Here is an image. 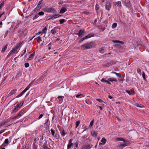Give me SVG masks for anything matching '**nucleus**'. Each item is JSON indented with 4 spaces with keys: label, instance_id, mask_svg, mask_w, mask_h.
Instances as JSON below:
<instances>
[{
    "label": "nucleus",
    "instance_id": "obj_1",
    "mask_svg": "<svg viewBox=\"0 0 149 149\" xmlns=\"http://www.w3.org/2000/svg\"><path fill=\"white\" fill-rule=\"evenodd\" d=\"M96 44L94 42H86L81 46V48L82 50L87 49L96 46Z\"/></svg>",
    "mask_w": 149,
    "mask_h": 149
},
{
    "label": "nucleus",
    "instance_id": "obj_2",
    "mask_svg": "<svg viewBox=\"0 0 149 149\" xmlns=\"http://www.w3.org/2000/svg\"><path fill=\"white\" fill-rule=\"evenodd\" d=\"M32 84V83H30L22 92L17 96L16 97L18 98L22 96L29 89L31 86Z\"/></svg>",
    "mask_w": 149,
    "mask_h": 149
},
{
    "label": "nucleus",
    "instance_id": "obj_3",
    "mask_svg": "<svg viewBox=\"0 0 149 149\" xmlns=\"http://www.w3.org/2000/svg\"><path fill=\"white\" fill-rule=\"evenodd\" d=\"M24 103V102L22 101L20 104H17V105L16 107L14 108L13 110L12 111V113H14L17 112L18 110L23 105Z\"/></svg>",
    "mask_w": 149,
    "mask_h": 149
},
{
    "label": "nucleus",
    "instance_id": "obj_4",
    "mask_svg": "<svg viewBox=\"0 0 149 149\" xmlns=\"http://www.w3.org/2000/svg\"><path fill=\"white\" fill-rule=\"evenodd\" d=\"M43 10L45 12H46L48 13L50 12L54 13L56 12V10L54 8H45Z\"/></svg>",
    "mask_w": 149,
    "mask_h": 149
},
{
    "label": "nucleus",
    "instance_id": "obj_5",
    "mask_svg": "<svg viewBox=\"0 0 149 149\" xmlns=\"http://www.w3.org/2000/svg\"><path fill=\"white\" fill-rule=\"evenodd\" d=\"M23 112V111L22 110L21 111L17 114L14 116L13 118V119H16L19 118L21 116Z\"/></svg>",
    "mask_w": 149,
    "mask_h": 149
},
{
    "label": "nucleus",
    "instance_id": "obj_6",
    "mask_svg": "<svg viewBox=\"0 0 149 149\" xmlns=\"http://www.w3.org/2000/svg\"><path fill=\"white\" fill-rule=\"evenodd\" d=\"M18 52L14 48H13L10 52L8 53L7 57H9L11 55L14 54L15 53H17Z\"/></svg>",
    "mask_w": 149,
    "mask_h": 149
},
{
    "label": "nucleus",
    "instance_id": "obj_7",
    "mask_svg": "<svg viewBox=\"0 0 149 149\" xmlns=\"http://www.w3.org/2000/svg\"><path fill=\"white\" fill-rule=\"evenodd\" d=\"M64 98V97L63 96H58L57 98V99L58 100V102L60 104L62 103L63 102Z\"/></svg>",
    "mask_w": 149,
    "mask_h": 149
},
{
    "label": "nucleus",
    "instance_id": "obj_8",
    "mask_svg": "<svg viewBox=\"0 0 149 149\" xmlns=\"http://www.w3.org/2000/svg\"><path fill=\"white\" fill-rule=\"evenodd\" d=\"M85 33V31L84 30H80L79 32L77 34L79 37H82Z\"/></svg>",
    "mask_w": 149,
    "mask_h": 149
},
{
    "label": "nucleus",
    "instance_id": "obj_9",
    "mask_svg": "<svg viewBox=\"0 0 149 149\" xmlns=\"http://www.w3.org/2000/svg\"><path fill=\"white\" fill-rule=\"evenodd\" d=\"M111 7V3L109 2H107L105 6L106 9L108 10H109L110 9Z\"/></svg>",
    "mask_w": 149,
    "mask_h": 149
},
{
    "label": "nucleus",
    "instance_id": "obj_10",
    "mask_svg": "<svg viewBox=\"0 0 149 149\" xmlns=\"http://www.w3.org/2000/svg\"><path fill=\"white\" fill-rule=\"evenodd\" d=\"M91 147L90 145L86 144L83 146L81 149H90Z\"/></svg>",
    "mask_w": 149,
    "mask_h": 149
},
{
    "label": "nucleus",
    "instance_id": "obj_11",
    "mask_svg": "<svg viewBox=\"0 0 149 149\" xmlns=\"http://www.w3.org/2000/svg\"><path fill=\"white\" fill-rule=\"evenodd\" d=\"M61 40H60V39L58 38H57L55 41H54V43L56 45L58 46L59 44L61 43Z\"/></svg>",
    "mask_w": 149,
    "mask_h": 149
},
{
    "label": "nucleus",
    "instance_id": "obj_12",
    "mask_svg": "<svg viewBox=\"0 0 149 149\" xmlns=\"http://www.w3.org/2000/svg\"><path fill=\"white\" fill-rule=\"evenodd\" d=\"M59 29V28L58 27H56L54 28L53 29H52L51 30V33H52L53 34H55V33H56V30L58 29Z\"/></svg>",
    "mask_w": 149,
    "mask_h": 149
},
{
    "label": "nucleus",
    "instance_id": "obj_13",
    "mask_svg": "<svg viewBox=\"0 0 149 149\" xmlns=\"http://www.w3.org/2000/svg\"><path fill=\"white\" fill-rule=\"evenodd\" d=\"M127 145L126 143L120 144L118 146V149H122L124 147L126 146Z\"/></svg>",
    "mask_w": 149,
    "mask_h": 149
},
{
    "label": "nucleus",
    "instance_id": "obj_14",
    "mask_svg": "<svg viewBox=\"0 0 149 149\" xmlns=\"http://www.w3.org/2000/svg\"><path fill=\"white\" fill-rule=\"evenodd\" d=\"M9 121V120H8L3 121L0 123V127H1L2 126L5 125Z\"/></svg>",
    "mask_w": 149,
    "mask_h": 149
},
{
    "label": "nucleus",
    "instance_id": "obj_15",
    "mask_svg": "<svg viewBox=\"0 0 149 149\" xmlns=\"http://www.w3.org/2000/svg\"><path fill=\"white\" fill-rule=\"evenodd\" d=\"M106 141L107 140L105 138H102V139L101 140V143H100V145H104L106 143Z\"/></svg>",
    "mask_w": 149,
    "mask_h": 149
},
{
    "label": "nucleus",
    "instance_id": "obj_16",
    "mask_svg": "<svg viewBox=\"0 0 149 149\" xmlns=\"http://www.w3.org/2000/svg\"><path fill=\"white\" fill-rule=\"evenodd\" d=\"M124 5L126 6V7L130 8L131 6V5L130 1L124 2L123 3Z\"/></svg>",
    "mask_w": 149,
    "mask_h": 149
},
{
    "label": "nucleus",
    "instance_id": "obj_17",
    "mask_svg": "<svg viewBox=\"0 0 149 149\" xmlns=\"http://www.w3.org/2000/svg\"><path fill=\"white\" fill-rule=\"evenodd\" d=\"M107 80L111 82L113 81L116 82L117 81L116 79L113 77H109L107 79Z\"/></svg>",
    "mask_w": 149,
    "mask_h": 149
},
{
    "label": "nucleus",
    "instance_id": "obj_18",
    "mask_svg": "<svg viewBox=\"0 0 149 149\" xmlns=\"http://www.w3.org/2000/svg\"><path fill=\"white\" fill-rule=\"evenodd\" d=\"M35 55V52H33V53L31 54L28 58V60H31L34 57Z\"/></svg>",
    "mask_w": 149,
    "mask_h": 149
},
{
    "label": "nucleus",
    "instance_id": "obj_19",
    "mask_svg": "<svg viewBox=\"0 0 149 149\" xmlns=\"http://www.w3.org/2000/svg\"><path fill=\"white\" fill-rule=\"evenodd\" d=\"M72 139L70 140L69 143L67 146L68 148H70L73 145V143H72Z\"/></svg>",
    "mask_w": 149,
    "mask_h": 149
},
{
    "label": "nucleus",
    "instance_id": "obj_20",
    "mask_svg": "<svg viewBox=\"0 0 149 149\" xmlns=\"http://www.w3.org/2000/svg\"><path fill=\"white\" fill-rule=\"evenodd\" d=\"M66 9L65 7H62L60 10V13L63 14L66 11Z\"/></svg>",
    "mask_w": 149,
    "mask_h": 149
},
{
    "label": "nucleus",
    "instance_id": "obj_21",
    "mask_svg": "<svg viewBox=\"0 0 149 149\" xmlns=\"http://www.w3.org/2000/svg\"><path fill=\"white\" fill-rule=\"evenodd\" d=\"M126 91L129 95H134L135 94L134 91L132 90H126Z\"/></svg>",
    "mask_w": 149,
    "mask_h": 149
},
{
    "label": "nucleus",
    "instance_id": "obj_22",
    "mask_svg": "<svg viewBox=\"0 0 149 149\" xmlns=\"http://www.w3.org/2000/svg\"><path fill=\"white\" fill-rule=\"evenodd\" d=\"M101 81L102 82H104V83H105V82H106V83H107L108 84H111V83L110 82V81L107 80H106L105 79V78H103L101 80Z\"/></svg>",
    "mask_w": 149,
    "mask_h": 149
},
{
    "label": "nucleus",
    "instance_id": "obj_23",
    "mask_svg": "<svg viewBox=\"0 0 149 149\" xmlns=\"http://www.w3.org/2000/svg\"><path fill=\"white\" fill-rule=\"evenodd\" d=\"M16 91H17V89H13L9 93V95H13V94H14L15 93V92Z\"/></svg>",
    "mask_w": 149,
    "mask_h": 149
},
{
    "label": "nucleus",
    "instance_id": "obj_24",
    "mask_svg": "<svg viewBox=\"0 0 149 149\" xmlns=\"http://www.w3.org/2000/svg\"><path fill=\"white\" fill-rule=\"evenodd\" d=\"M8 45H6L5 46H4L2 49V50L1 51V52L2 53H4L5 50L7 49V47Z\"/></svg>",
    "mask_w": 149,
    "mask_h": 149
},
{
    "label": "nucleus",
    "instance_id": "obj_25",
    "mask_svg": "<svg viewBox=\"0 0 149 149\" xmlns=\"http://www.w3.org/2000/svg\"><path fill=\"white\" fill-rule=\"evenodd\" d=\"M60 133L61 135L63 137L64 136H65L66 133V132L64 130H62L61 131Z\"/></svg>",
    "mask_w": 149,
    "mask_h": 149
},
{
    "label": "nucleus",
    "instance_id": "obj_26",
    "mask_svg": "<svg viewBox=\"0 0 149 149\" xmlns=\"http://www.w3.org/2000/svg\"><path fill=\"white\" fill-rule=\"evenodd\" d=\"M114 3L116 4L117 5V6L119 7L122 6L121 2L120 1L116 2Z\"/></svg>",
    "mask_w": 149,
    "mask_h": 149
},
{
    "label": "nucleus",
    "instance_id": "obj_27",
    "mask_svg": "<svg viewBox=\"0 0 149 149\" xmlns=\"http://www.w3.org/2000/svg\"><path fill=\"white\" fill-rule=\"evenodd\" d=\"M93 36V35L92 34H88L87 36H85L84 38H85V39H87Z\"/></svg>",
    "mask_w": 149,
    "mask_h": 149
},
{
    "label": "nucleus",
    "instance_id": "obj_28",
    "mask_svg": "<svg viewBox=\"0 0 149 149\" xmlns=\"http://www.w3.org/2000/svg\"><path fill=\"white\" fill-rule=\"evenodd\" d=\"M91 134L92 136L94 137L97 136V133L95 131H93L91 132Z\"/></svg>",
    "mask_w": 149,
    "mask_h": 149
},
{
    "label": "nucleus",
    "instance_id": "obj_29",
    "mask_svg": "<svg viewBox=\"0 0 149 149\" xmlns=\"http://www.w3.org/2000/svg\"><path fill=\"white\" fill-rule=\"evenodd\" d=\"M99 52L103 54L105 52V50L104 48H102L100 49Z\"/></svg>",
    "mask_w": 149,
    "mask_h": 149
},
{
    "label": "nucleus",
    "instance_id": "obj_30",
    "mask_svg": "<svg viewBox=\"0 0 149 149\" xmlns=\"http://www.w3.org/2000/svg\"><path fill=\"white\" fill-rule=\"evenodd\" d=\"M116 139L118 141H123L124 142H126V141L123 138H117Z\"/></svg>",
    "mask_w": 149,
    "mask_h": 149
},
{
    "label": "nucleus",
    "instance_id": "obj_31",
    "mask_svg": "<svg viewBox=\"0 0 149 149\" xmlns=\"http://www.w3.org/2000/svg\"><path fill=\"white\" fill-rule=\"evenodd\" d=\"M47 28L46 27H45L44 28H43L42 31V33H46L47 32Z\"/></svg>",
    "mask_w": 149,
    "mask_h": 149
},
{
    "label": "nucleus",
    "instance_id": "obj_32",
    "mask_svg": "<svg viewBox=\"0 0 149 149\" xmlns=\"http://www.w3.org/2000/svg\"><path fill=\"white\" fill-rule=\"evenodd\" d=\"M4 1H1L0 2V9L2 7L4 4Z\"/></svg>",
    "mask_w": 149,
    "mask_h": 149
},
{
    "label": "nucleus",
    "instance_id": "obj_33",
    "mask_svg": "<svg viewBox=\"0 0 149 149\" xmlns=\"http://www.w3.org/2000/svg\"><path fill=\"white\" fill-rule=\"evenodd\" d=\"M42 41V40L40 36H38L37 38V42L38 43H40Z\"/></svg>",
    "mask_w": 149,
    "mask_h": 149
},
{
    "label": "nucleus",
    "instance_id": "obj_34",
    "mask_svg": "<svg viewBox=\"0 0 149 149\" xmlns=\"http://www.w3.org/2000/svg\"><path fill=\"white\" fill-rule=\"evenodd\" d=\"M117 26V24L116 23H114L112 26V28L113 29H114L116 28Z\"/></svg>",
    "mask_w": 149,
    "mask_h": 149
},
{
    "label": "nucleus",
    "instance_id": "obj_35",
    "mask_svg": "<svg viewBox=\"0 0 149 149\" xmlns=\"http://www.w3.org/2000/svg\"><path fill=\"white\" fill-rule=\"evenodd\" d=\"M80 122L79 121H77V122H76V123H75V125H76L75 128H77V127H78V126L80 124Z\"/></svg>",
    "mask_w": 149,
    "mask_h": 149
},
{
    "label": "nucleus",
    "instance_id": "obj_36",
    "mask_svg": "<svg viewBox=\"0 0 149 149\" xmlns=\"http://www.w3.org/2000/svg\"><path fill=\"white\" fill-rule=\"evenodd\" d=\"M99 9V6L98 4H96L95 6V9L97 11V10H98Z\"/></svg>",
    "mask_w": 149,
    "mask_h": 149
},
{
    "label": "nucleus",
    "instance_id": "obj_37",
    "mask_svg": "<svg viewBox=\"0 0 149 149\" xmlns=\"http://www.w3.org/2000/svg\"><path fill=\"white\" fill-rule=\"evenodd\" d=\"M93 123H94V121L93 120H92L91 122L90 123V125L89 126V128H91L92 127Z\"/></svg>",
    "mask_w": 149,
    "mask_h": 149
},
{
    "label": "nucleus",
    "instance_id": "obj_38",
    "mask_svg": "<svg viewBox=\"0 0 149 149\" xmlns=\"http://www.w3.org/2000/svg\"><path fill=\"white\" fill-rule=\"evenodd\" d=\"M137 71L138 73H139L140 75H141V70L140 69H138L137 70Z\"/></svg>",
    "mask_w": 149,
    "mask_h": 149
},
{
    "label": "nucleus",
    "instance_id": "obj_39",
    "mask_svg": "<svg viewBox=\"0 0 149 149\" xmlns=\"http://www.w3.org/2000/svg\"><path fill=\"white\" fill-rule=\"evenodd\" d=\"M50 131L51 132L52 134L54 136L55 134L54 131L52 129H51Z\"/></svg>",
    "mask_w": 149,
    "mask_h": 149
},
{
    "label": "nucleus",
    "instance_id": "obj_40",
    "mask_svg": "<svg viewBox=\"0 0 149 149\" xmlns=\"http://www.w3.org/2000/svg\"><path fill=\"white\" fill-rule=\"evenodd\" d=\"M145 74L144 72H142V77L144 80H146V78L145 77Z\"/></svg>",
    "mask_w": 149,
    "mask_h": 149
},
{
    "label": "nucleus",
    "instance_id": "obj_41",
    "mask_svg": "<svg viewBox=\"0 0 149 149\" xmlns=\"http://www.w3.org/2000/svg\"><path fill=\"white\" fill-rule=\"evenodd\" d=\"M22 43L21 42H19L18 44H17L16 45V46H17V47L19 48L21 46V45L22 44Z\"/></svg>",
    "mask_w": 149,
    "mask_h": 149
},
{
    "label": "nucleus",
    "instance_id": "obj_42",
    "mask_svg": "<svg viewBox=\"0 0 149 149\" xmlns=\"http://www.w3.org/2000/svg\"><path fill=\"white\" fill-rule=\"evenodd\" d=\"M65 21V20L64 19H60L59 20L60 23V24H62Z\"/></svg>",
    "mask_w": 149,
    "mask_h": 149
},
{
    "label": "nucleus",
    "instance_id": "obj_43",
    "mask_svg": "<svg viewBox=\"0 0 149 149\" xmlns=\"http://www.w3.org/2000/svg\"><path fill=\"white\" fill-rule=\"evenodd\" d=\"M135 105L137 107H140V108H141L143 107L142 105H139L138 104H135Z\"/></svg>",
    "mask_w": 149,
    "mask_h": 149
},
{
    "label": "nucleus",
    "instance_id": "obj_44",
    "mask_svg": "<svg viewBox=\"0 0 149 149\" xmlns=\"http://www.w3.org/2000/svg\"><path fill=\"white\" fill-rule=\"evenodd\" d=\"M9 140L8 139H6L4 141V143L8 144L9 143Z\"/></svg>",
    "mask_w": 149,
    "mask_h": 149
},
{
    "label": "nucleus",
    "instance_id": "obj_45",
    "mask_svg": "<svg viewBox=\"0 0 149 149\" xmlns=\"http://www.w3.org/2000/svg\"><path fill=\"white\" fill-rule=\"evenodd\" d=\"M96 100L100 102H104L101 99H96Z\"/></svg>",
    "mask_w": 149,
    "mask_h": 149
},
{
    "label": "nucleus",
    "instance_id": "obj_46",
    "mask_svg": "<svg viewBox=\"0 0 149 149\" xmlns=\"http://www.w3.org/2000/svg\"><path fill=\"white\" fill-rule=\"evenodd\" d=\"M38 14L40 15H44V13L43 12L41 11V12H39L38 13Z\"/></svg>",
    "mask_w": 149,
    "mask_h": 149
},
{
    "label": "nucleus",
    "instance_id": "obj_47",
    "mask_svg": "<svg viewBox=\"0 0 149 149\" xmlns=\"http://www.w3.org/2000/svg\"><path fill=\"white\" fill-rule=\"evenodd\" d=\"M41 8V6H40L38 5L37 7L35 8V9L39 10Z\"/></svg>",
    "mask_w": 149,
    "mask_h": 149
},
{
    "label": "nucleus",
    "instance_id": "obj_48",
    "mask_svg": "<svg viewBox=\"0 0 149 149\" xmlns=\"http://www.w3.org/2000/svg\"><path fill=\"white\" fill-rule=\"evenodd\" d=\"M24 65L25 66L26 68L29 67V63H25L24 64Z\"/></svg>",
    "mask_w": 149,
    "mask_h": 149
},
{
    "label": "nucleus",
    "instance_id": "obj_49",
    "mask_svg": "<svg viewBox=\"0 0 149 149\" xmlns=\"http://www.w3.org/2000/svg\"><path fill=\"white\" fill-rule=\"evenodd\" d=\"M43 114H41L40 115L39 117H38V119H40L43 117Z\"/></svg>",
    "mask_w": 149,
    "mask_h": 149
},
{
    "label": "nucleus",
    "instance_id": "obj_50",
    "mask_svg": "<svg viewBox=\"0 0 149 149\" xmlns=\"http://www.w3.org/2000/svg\"><path fill=\"white\" fill-rule=\"evenodd\" d=\"M116 75L118 77H121V75L120 73L116 72Z\"/></svg>",
    "mask_w": 149,
    "mask_h": 149
},
{
    "label": "nucleus",
    "instance_id": "obj_51",
    "mask_svg": "<svg viewBox=\"0 0 149 149\" xmlns=\"http://www.w3.org/2000/svg\"><path fill=\"white\" fill-rule=\"evenodd\" d=\"M21 75V73H19L16 76V77H20Z\"/></svg>",
    "mask_w": 149,
    "mask_h": 149
},
{
    "label": "nucleus",
    "instance_id": "obj_52",
    "mask_svg": "<svg viewBox=\"0 0 149 149\" xmlns=\"http://www.w3.org/2000/svg\"><path fill=\"white\" fill-rule=\"evenodd\" d=\"M114 42H115L120 43H123V42H122V41H119L118 40H115V41H114Z\"/></svg>",
    "mask_w": 149,
    "mask_h": 149
},
{
    "label": "nucleus",
    "instance_id": "obj_53",
    "mask_svg": "<svg viewBox=\"0 0 149 149\" xmlns=\"http://www.w3.org/2000/svg\"><path fill=\"white\" fill-rule=\"evenodd\" d=\"M51 45V43H49L48 44V45H47V47H48V49L49 50H50L51 48V47L50 46Z\"/></svg>",
    "mask_w": 149,
    "mask_h": 149
},
{
    "label": "nucleus",
    "instance_id": "obj_54",
    "mask_svg": "<svg viewBox=\"0 0 149 149\" xmlns=\"http://www.w3.org/2000/svg\"><path fill=\"white\" fill-rule=\"evenodd\" d=\"M26 48H25V49L24 50L23 53L21 54V56H22L26 52Z\"/></svg>",
    "mask_w": 149,
    "mask_h": 149
},
{
    "label": "nucleus",
    "instance_id": "obj_55",
    "mask_svg": "<svg viewBox=\"0 0 149 149\" xmlns=\"http://www.w3.org/2000/svg\"><path fill=\"white\" fill-rule=\"evenodd\" d=\"M82 95V94H77L76 95V97L77 98H79V97Z\"/></svg>",
    "mask_w": 149,
    "mask_h": 149
},
{
    "label": "nucleus",
    "instance_id": "obj_56",
    "mask_svg": "<svg viewBox=\"0 0 149 149\" xmlns=\"http://www.w3.org/2000/svg\"><path fill=\"white\" fill-rule=\"evenodd\" d=\"M74 145L75 146V147L76 148H77V146H78V144L77 142H76V143H74Z\"/></svg>",
    "mask_w": 149,
    "mask_h": 149
},
{
    "label": "nucleus",
    "instance_id": "obj_57",
    "mask_svg": "<svg viewBox=\"0 0 149 149\" xmlns=\"http://www.w3.org/2000/svg\"><path fill=\"white\" fill-rule=\"evenodd\" d=\"M5 130H3L0 131V134L3 132L5 131Z\"/></svg>",
    "mask_w": 149,
    "mask_h": 149
},
{
    "label": "nucleus",
    "instance_id": "obj_58",
    "mask_svg": "<svg viewBox=\"0 0 149 149\" xmlns=\"http://www.w3.org/2000/svg\"><path fill=\"white\" fill-rule=\"evenodd\" d=\"M63 3V2L62 1H60L58 2L59 4H62Z\"/></svg>",
    "mask_w": 149,
    "mask_h": 149
},
{
    "label": "nucleus",
    "instance_id": "obj_59",
    "mask_svg": "<svg viewBox=\"0 0 149 149\" xmlns=\"http://www.w3.org/2000/svg\"><path fill=\"white\" fill-rule=\"evenodd\" d=\"M8 33V31H7L6 33H5V37H6V36H7V35Z\"/></svg>",
    "mask_w": 149,
    "mask_h": 149
},
{
    "label": "nucleus",
    "instance_id": "obj_60",
    "mask_svg": "<svg viewBox=\"0 0 149 149\" xmlns=\"http://www.w3.org/2000/svg\"><path fill=\"white\" fill-rule=\"evenodd\" d=\"M42 0L40 1L38 3V5H39L40 4L42 3Z\"/></svg>",
    "mask_w": 149,
    "mask_h": 149
},
{
    "label": "nucleus",
    "instance_id": "obj_61",
    "mask_svg": "<svg viewBox=\"0 0 149 149\" xmlns=\"http://www.w3.org/2000/svg\"><path fill=\"white\" fill-rule=\"evenodd\" d=\"M87 137V136L86 135H84L83 136L82 138L83 139L86 138Z\"/></svg>",
    "mask_w": 149,
    "mask_h": 149
},
{
    "label": "nucleus",
    "instance_id": "obj_62",
    "mask_svg": "<svg viewBox=\"0 0 149 149\" xmlns=\"http://www.w3.org/2000/svg\"><path fill=\"white\" fill-rule=\"evenodd\" d=\"M15 50H16L17 51V49L19 48L18 47H17V46H16L14 48Z\"/></svg>",
    "mask_w": 149,
    "mask_h": 149
},
{
    "label": "nucleus",
    "instance_id": "obj_63",
    "mask_svg": "<svg viewBox=\"0 0 149 149\" xmlns=\"http://www.w3.org/2000/svg\"><path fill=\"white\" fill-rule=\"evenodd\" d=\"M86 39L84 38H84H82L81 39V41H83V40H84Z\"/></svg>",
    "mask_w": 149,
    "mask_h": 149
},
{
    "label": "nucleus",
    "instance_id": "obj_64",
    "mask_svg": "<svg viewBox=\"0 0 149 149\" xmlns=\"http://www.w3.org/2000/svg\"><path fill=\"white\" fill-rule=\"evenodd\" d=\"M4 13L3 12L1 14H0V18L1 17L2 15H3Z\"/></svg>",
    "mask_w": 149,
    "mask_h": 149
}]
</instances>
